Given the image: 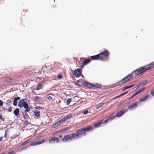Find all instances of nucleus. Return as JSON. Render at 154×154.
<instances>
[{"label":"nucleus","instance_id":"obj_1","mask_svg":"<svg viewBox=\"0 0 154 154\" xmlns=\"http://www.w3.org/2000/svg\"><path fill=\"white\" fill-rule=\"evenodd\" d=\"M92 129L93 128L92 126H87L81 129L76 130L75 133H78L80 137L85 135L86 134V132L91 131Z\"/></svg>","mask_w":154,"mask_h":154},{"label":"nucleus","instance_id":"obj_2","mask_svg":"<svg viewBox=\"0 0 154 154\" xmlns=\"http://www.w3.org/2000/svg\"><path fill=\"white\" fill-rule=\"evenodd\" d=\"M99 54L100 57V60H106L108 59L109 52L108 51L105 49Z\"/></svg>","mask_w":154,"mask_h":154},{"label":"nucleus","instance_id":"obj_3","mask_svg":"<svg viewBox=\"0 0 154 154\" xmlns=\"http://www.w3.org/2000/svg\"><path fill=\"white\" fill-rule=\"evenodd\" d=\"M132 77L131 74L128 75L127 76L125 77L122 79L118 82L116 84H115V86H118L125 83L130 80Z\"/></svg>","mask_w":154,"mask_h":154},{"label":"nucleus","instance_id":"obj_4","mask_svg":"<svg viewBox=\"0 0 154 154\" xmlns=\"http://www.w3.org/2000/svg\"><path fill=\"white\" fill-rule=\"evenodd\" d=\"M147 69L146 67L142 66L133 72V73L136 75H138L147 71Z\"/></svg>","mask_w":154,"mask_h":154},{"label":"nucleus","instance_id":"obj_5","mask_svg":"<svg viewBox=\"0 0 154 154\" xmlns=\"http://www.w3.org/2000/svg\"><path fill=\"white\" fill-rule=\"evenodd\" d=\"M25 99H21L18 102V106L19 107L21 108L23 107L25 109L28 108L29 105L28 103L24 101Z\"/></svg>","mask_w":154,"mask_h":154},{"label":"nucleus","instance_id":"obj_6","mask_svg":"<svg viewBox=\"0 0 154 154\" xmlns=\"http://www.w3.org/2000/svg\"><path fill=\"white\" fill-rule=\"evenodd\" d=\"M45 140L43 139L36 140L35 141L32 142L31 143V146L37 145L40 144L44 143Z\"/></svg>","mask_w":154,"mask_h":154},{"label":"nucleus","instance_id":"obj_7","mask_svg":"<svg viewBox=\"0 0 154 154\" xmlns=\"http://www.w3.org/2000/svg\"><path fill=\"white\" fill-rule=\"evenodd\" d=\"M26 109L24 111V112L23 113V115L24 118L25 119H28L29 118V116L27 114V112H29L30 111V109L29 107L28 108L25 109Z\"/></svg>","mask_w":154,"mask_h":154},{"label":"nucleus","instance_id":"obj_8","mask_svg":"<svg viewBox=\"0 0 154 154\" xmlns=\"http://www.w3.org/2000/svg\"><path fill=\"white\" fill-rule=\"evenodd\" d=\"M72 116V115L71 114H69L66 117L60 119V121L61 123L65 122V121L69 119H70Z\"/></svg>","mask_w":154,"mask_h":154},{"label":"nucleus","instance_id":"obj_9","mask_svg":"<svg viewBox=\"0 0 154 154\" xmlns=\"http://www.w3.org/2000/svg\"><path fill=\"white\" fill-rule=\"evenodd\" d=\"M59 142V139L57 137H54L50 139L49 140V143H52L55 142L57 143Z\"/></svg>","mask_w":154,"mask_h":154},{"label":"nucleus","instance_id":"obj_10","mask_svg":"<svg viewBox=\"0 0 154 154\" xmlns=\"http://www.w3.org/2000/svg\"><path fill=\"white\" fill-rule=\"evenodd\" d=\"M69 140H71L70 135L69 134H66L64 136L62 140L63 142H69Z\"/></svg>","mask_w":154,"mask_h":154},{"label":"nucleus","instance_id":"obj_11","mask_svg":"<svg viewBox=\"0 0 154 154\" xmlns=\"http://www.w3.org/2000/svg\"><path fill=\"white\" fill-rule=\"evenodd\" d=\"M73 74L76 77H79L82 74V70L80 69H76L74 72Z\"/></svg>","mask_w":154,"mask_h":154},{"label":"nucleus","instance_id":"obj_12","mask_svg":"<svg viewBox=\"0 0 154 154\" xmlns=\"http://www.w3.org/2000/svg\"><path fill=\"white\" fill-rule=\"evenodd\" d=\"M126 112V110H125L124 109H122L117 112L116 115V116L117 117H120L122 116Z\"/></svg>","mask_w":154,"mask_h":154},{"label":"nucleus","instance_id":"obj_13","mask_svg":"<svg viewBox=\"0 0 154 154\" xmlns=\"http://www.w3.org/2000/svg\"><path fill=\"white\" fill-rule=\"evenodd\" d=\"M83 59H84V60L82 63V65L83 66L86 65L89 63L91 61V60L89 57H88L87 59H86L85 58H83Z\"/></svg>","mask_w":154,"mask_h":154},{"label":"nucleus","instance_id":"obj_14","mask_svg":"<svg viewBox=\"0 0 154 154\" xmlns=\"http://www.w3.org/2000/svg\"><path fill=\"white\" fill-rule=\"evenodd\" d=\"M138 106L137 103L135 102L132 103L131 105L129 106L128 108L129 109L131 110L132 109H135Z\"/></svg>","mask_w":154,"mask_h":154},{"label":"nucleus","instance_id":"obj_15","mask_svg":"<svg viewBox=\"0 0 154 154\" xmlns=\"http://www.w3.org/2000/svg\"><path fill=\"white\" fill-rule=\"evenodd\" d=\"M70 137H71V140H72V139H76L80 137L78 133H72L70 135Z\"/></svg>","mask_w":154,"mask_h":154},{"label":"nucleus","instance_id":"obj_16","mask_svg":"<svg viewBox=\"0 0 154 154\" xmlns=\"http://www.w3.org/2000/svg\"><path fill=\"white\" fill-rule=\"evenodd\" d=\"M84 85L86 87L91 89L93 88V84L85 82L84 83Z\"/></svg>","mask_w":154,"mask_h":154},{"label":"nucleus","instance_id":"obj_17","mask_svg":"<svg viewBox=\"0 0 154 154\" xmlns=\"http://www.w3.org/2000/svg\"><path fill=\"white\" fill-rule=\"evenodd\" d=\"M145 67H146V69H147V70H149L151 69L154 68V62L151 63L149 65L146 66Z\"/></svg>","mask_w":154,"mask_h":154},{"label":"nucleus","instance_id":"obj_18","mask_svg":"<svg viewBox=\"0 0 154 154\" xmlns=\"http://www.w3.org/2000/svg\"><path fill=\"white\" fill-rule=\"evenodd\" d=\"M91 60H100V57L99 54L96 55L91 56Z\"/></svg>","mask_w":154,"mask_h":154},{"label":"nucleus","instance_id":"obj_19","mask_svg":"<svg viewBox=\"0 0 154 154\" xmlns=\"http://www.w3.org/2000/svg\"><path fill=\"white\" fill-rule=\"evenodd\" d=\"M149 96L148 94H146L145 96L142 97V98L139 99V101L140 102H142L145 101L147 98Z\"/></svg>","mask_w":154,"mask_h":154},{"label":"nucleus","instance_id":"obj_20","mask_svg":"<svg viewBox=\"0 0 154 154\" xmlns=\"http://www.w3.org/2000/svg\"><path fill=\"white\" fill-rule=\"evenodd\" d=\"M43 68H45L47 69V71H48L50 73H51L52 72L51 70L52 68L51 66H44L42 67Z\"/></svg>","mask_w":154,"mask_h":154},{"label":"nucleus","instance_id":"obj_21","mask_svg":"<svg viewBox=\"0 0 154 154\" xmlns=\"http://www.w3.org/2000/svg\"><path fill=\"white\" fill-rule=\"evenodd\" d=\"M103 121V120H100L98 122L95 123L94 124V127L97 128L99 126H100L101 124L102 123V122Z\"/></svg>","mask_w":154,"mask_h":154},{"label":"nucleus","instance_id":"obj_22","mask_svg":"<svg viewBox=\"0 0 154 154\" xmlns=\"http://www.w3.org/2000/svg\"><path fill=\"white\" fill-rule=\"evenodd\" d=\"M28 74L30 77L32 78L33 76L35 75L36 74V73L35 72H33L31 71H29L28 72Z\"/></svg>","mask_w":154,"mask_h":154},{"label":"nucleus","instance_id":"obj_23","mask_svg":"<svg viewBox=\"0 0 154 154\" xmlns=\"http://www.w3.org/2000/svg\"><path fill=\"white\" fill-rule=\"evenodd\" d=\"M20 99V97H15L13 102V105L14 106H16L17 104V101Z\"/></svg>","mask_w":154,"mask_h":154},{"label":"nucleus","instance_id":"obj_24","mask_svg":"<svg viewBox=\"0 0 154 154\" xmlns=\"http://www.w3.org/2000/svg\"><path fill=\"white\" fill-rule=\"evenodd\" d=\"M145 88H142V89H141L140 90L134 93L132 95L134 97L135 96L137 95V94H139L140 93H141V92L143 91H144V90H145Z\"/></svg>","mask_w":154,"mask_h":154},{"label":"nucleus","instance_id":"obj_25","mask_svg":"<svg viewBox=\"0 0 154 154\" xmlns=\"http://www.w3.org/2000/svg\"><path fill=\"white\" fill-rule=\"evenodd\" d=\"M4 80L6 82H12V79L9 77H6L4 78Z\"/></svg>","mask_w":154,"mask_h":154},{"label":"nucleus","instance_id":"obj_26","mask_svg":"<svg viewBox=\"0 0 154 154\" xmlns=\"http://www.w3.org/2000/svg\"><path fill=\"white\" fill-rule=\"evenodd\" d=\"M43 87V86L42 84L41 83H39L38 85H37V86L35 88V89L37 90H39V89H42Z\"/></svg>","mask_w":154,"mask_h":154},{"label":"nucleus","instance_id":"obj_27","mask_svg":"<svg viewBox=\"0 0 154 154\" xmlns=\"http://www.w3.org/2000/svg\"><path fill=\"white\" fill-rule=\"evenodd\" d=\"M101 86V85L100 84H98L97 83H96L94 84H93V88L94 87L96 88H100Z\"/></svg>","mask_w":154,"mask_h":154},{"label":"nucleus","instance_id":"obj_28","mask_svg":"<svg viewBox=\"0 0 154 154\" xmlns=\"http://www.w3.org/2000/svg\"><path fill=\"white\" fill-rule=\"evenodd\" d=\"M19 113V110L18 108L16 109L14 111V113L15 116H18Z\"/></svg>","mask_w":154,"mask_h":154},{"label":"nucleus","instance_id":"obj_29","mask_svg":"<svg viewBox=\"0 0 154 154\" xmlns=\"http://www.w3.org/2000/svg\"><path fill=\"white\" fill-rule=\"evenodd\" d=\"M103 103H100L96 105L95 106L96 108L97 109L99 108L102 107L103 105Z\"/></svg>","mask_w":154,"mask_h":154},{"label":"nucleus","instance_id":"obj_30","mask_svg":"<svg viewBox=\"0 0 154 154\" xmlns=\"http://www.w3.org/2000/svg\"><path fill=\"white\" fill-rule=\"evenodd\" d=\"M134 85H131L130 86L125 87L123 88L122 90L123 91H124L125 90L128 89V88H132V87H134Z\"/></svg>","mask_w":154,"mask_h":154},{"label":"nucleus","instance_id":"obj_31","mask_svg":"<svg viewBox=\"0 0 154 154\" xmlns=\"http://www.w3.org/2000/svg\"><path fill=\"white\" fill-rule=\"evenodd\" d=\"M60 121H58V122H57L56 123H55V124H54L52 125V127L53 128H54L55 126H59L61 123L60 122Z\"/></svg>","mask_w":154,"mask_h":154},{"label":"nucleus","instance_id":"obj_32","mask_svg":"<svg viewBox=\"0 0 154 154\" xmlns=\"http://www.w3.org/2000/svg\"><path fill=\"white\" fill-rule=\"evenodd\" d=\"M34 112V115L37 117H39L40 115V113L39 111Z\"/></svg>","mask_w":154,"mask_h":154},{"label":"nucleus","instance_id":"obj_33","mask_svg":"<svg viewBox=\"0 0 154 154\" xmlns=\"http://www.w3.org/2000/svg\"><path fill=\"white\" fill-rule=\"evenodd\" d=\"M148 82V81L147 80H145V81H144L143 82H142L140 84V85H139L137 87V88H138L139 87H140V85H145L146 83H147V82Z\"/></svg>","mask_w":154,"mask_h":154},{"label":"nucleus","instance_id":"obj_34","mask_svg":"<svg viewBox=\"0 0 154 154\" xmlns=\"http://www.w3.org/2000/svg\"><path fill=\"white\" fill-rule=\"evenodd\" d=\"M116 117L113 114H112L111 115L109 116L108 119L111 120L113 119L114 118Z\"/></svg>","mask_w":154,"mask_h":154},{"label":"nucleus","instance_id":"obj_35","mask_svg":"<svg viewBox=\"0 0 154 154\" xmlns=\"http://www.w3.org/2000/svg\"><path fill=\"white\" fill-rule=\"evenodd\" d=\"M30 141L29 140H26L25 141H24L21 144L22 146H24L27 143H29V142Z\"/></svg>","mask_w":154,"mask_h":154},{"label":"nucleus","instance_id":"obj_36","mask_svg":"<svg viewBox=\"0 0 154 154\" xmlns=\"http://www.w3.org/2000/svg\"><path fill=\"white\" fill-rule=\"evenodd\" d=\"M41 99V97L35 96L34 98V100L35 101H37L40 100Z\"/></svg>","mask_w":154,"mask_h":154},{"label":"nucleus","instance_id":"obj_37","mask_svg":"<svg viewBox=\"0 0 154 154\" xmlns=\"http://www.w3.org/2000/svg\"><path fill=\"white\" fill-rule=\"evenodd\" d=\"M71 100H72V99L71 98L68 99L66 101V104L67 105H69V103H70V102H71Z\"/></svg>","mask_w":154,"mask_h":154},{"label":"nucleus","instance_id":"obj_38","mask_svg":"<svg viewBox=\"0 0 154 154\" xmlns=\"http://www.w3.org/2000/svg\"><path fill=\"white\" fill-rule=\"evenodd\" d=\"M46 97L48 100H51L52 99V97L49 95H46Z\"/></svg>","mask_w":154,"mask_h":154},{"label":"nucleus","instance_id":"obj_39","mask_svg":"<svg viewBox=\"0 0 154 154\" xmlns=\"http://www.w3.org/2000/svg\"><path fill=\"white\" fill-rule=\"evenodd\" d=\"M0 119L3 121H5V119L4 118L2 117V113L0 115Z\"/></svg>","mask_w":154,"mask_h":154},{"label":"nucleus","instance_id":"obj_40","mask_svg":"<svg viewBox=\"0 0 154 154\" xmlns=\"http://www.w3.org/2000/svg\"><path fill=\"white\" fill-rule=\"evenodd\" d=\"M57 78L58 79H60L63 78V76L61 75H57Z\"/></svg>","mask_w":154,"mask_h":154},{"label":"nucleus","instance_id":"obj_41","mask_svg":"<svg viewBox=\"0 0 154 154\" xmlns=\"http://www.w3.org/2000/svg\"><path fill=\"white\" fill-rule=\"evenodd\" d=\"M15 152L13 151H11L9 152L8 154H15Z\"/></svg>","mask_w":154,"mask_h":154},{"label":"nucleus","instance_id":"obj_42","mask_svg":"<svg viewBox=\"0 0 154 154\" xmlns=\"http://www.w3.org/2000/svg\"><path fill=\"white\" fill-rule=\"evenodd\" d=\"M151 93L152 96H154V88L151 90Z\"/></svg>","mask_w":154,"mask_h":154},{"label":"nucleus","instance_id":"obj_43","mask_svg":"<svg viewBox=\"0 0 154 154\" xmlns=\"http://www.w3.org/2000/svg\"><path fill=\"white\" fill-rule=\"evenodd\" d=\"M68 130V128H63V131H67V130Z\"/></svg>","mask_w":154,"mask_h":154},{"label":"nucleus","instance_id":"obj_44","mask_svg":"<svg viewBox=\"0 0 154 154\" xmlns=\"http://www.w3.org/2000/svg\"><path fill=\"white\" fill-rule=\"evenodd\" d=\"M3 102L2 100H0V106H2L3 105Z\"/></svg>","mask_w":154,"mask_h":154},{"label":"nucleus","instance_id":"obj_45","mask_svg":"<svg viewBox=\"0 0 154 154\" xmlns=\"http://www.w3.org/2000/svg\"><path fill=\"white\" fill-rule=\"evenodd\" d=\"M109 119H108L104 121L103 122V124H106V123H107L108 122V121L109 120Z\"/></svg>","mask_w":154,"mask_h":154},{"label":"nucleus","instance_id":"obj_46","mask_svg":"<svg viewBox=\"0 0 154 154\" xmlns=\"http://www.w3.org/2000/svg\"><path fill=\"white\" fill-rule=\"evenodd\" d=\"M88 113V110H85L83 112V114L85 115L87 114Z\"/></svg>","mask_w":154,"mask_h":154},{"label":"nucleus","instance_id":"obj_47","mask_svg":"<svg viewBox=\"0 0 154 154\" xmlns=\"http://www.w3.org/2000/svg\"><path fill=\"white\" fill-rule=\"evenodd\" d=\"M128 93V92H125L122 94H121L120 95V96H122L125 94L127 93Z\"/></svg>","mask_w":154,"mask_h":154},{"label":"nucleus","instance_id":"obj_48","mask_svg":"<svg viewBox=\"0 0 154 154\" xmlns=\"http://www.w3.org/2000/svg\"><path fill=\"white\" fill-rule=\"evenodd\" d=\"M12 110V107H10V108H8V111L9 112L11 111Z\"/></svg>","mask_w":154,"mask_h":154},{"label":"nucleus","instance_id":"obj_49","mask_svg":"<svg viewBox=\"0 0 154 154\" xmlns=\"http://www.w3.org/2000/svg\"><path fill=\"white\" fill-rule=\"evenodd\" d=\"M134 97L132 95L131 96L129 99V100H131Z\"/></svg>","mask_w":154,"mask_h":154},{"label":"nucleus","instance_id":"obj_50","mask_svg":"<svg viewBox=\"0 0 154 154\" xmlns=\"http://www.w3.org/2000/svg\"><path fill=\"white\" fill-rule=\"evenodd\" d=\"M58 137L60 138H61L62 137V135H58Z\"/></svg>","mask_w":154,"mask_h":154},{"label":"nucleus","instance_id":"obj_51","mask_svg":"<svg viewBox=\"0 0 154 154\" xmlns=\"http://www.w3.org/2000/svg\"><path fill=\"white\" fill-rule=\"evenodd\" d=\"M2 137H0V142L2 140Z\"/></svg>","mask_w":154,"mask_h":154},{"label":"nucleus","instance_id":"obj_52","mask_svg":"<svg viewBox=\"0 0 154 154\" xmlns=\"http://www.w3.org/2000/svg\"><path fill=\"white\" fill-rule=\"evenodd\" d=\"M121 96H120V95H119V96H117V97L116 98H118V97H121Z\"/></svg>","mask_w":154,"mask_h":154},{"label":"nucleus","instance_id":"obj_53","mask_svg":"<svg viewBox=\"0 0 154 154\" xmlns=\"http://www.w3.org/2000/svg\"><path fill=\"white\" fill-rule=\"evenodd\" d=\"M6 134H5V137H6Z\"/></svg>","mask_w":154,"mask_h":154},{"label":"nucleus","instance_id":"obj_54","mask_svg":"<svg viewBox=\"0 0 154 154\" xmlns=\"http://www.w3.org/2000/svg\"><path fill=\"white\" fill-rule=\"evenodd\" d=\"M2 154H6L5 153H2Z\"/></svg>","mask_w":154,"mask_h":154}]
</instances>
